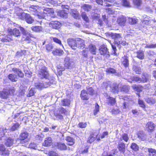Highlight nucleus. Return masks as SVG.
<instances>
[{
	"label": "nucleus",
	"instance_id": "57",
	"mask_svg": "<svg viewBox=\"0 0 156 156\" xmlns=\"http://www.w3.org/2000/svg\"><path fill=\"white\" fill-rule=\"evenodd\" d=\"M54 115L56 118L58 119V120H62L63 119V116L61 115L60 113H59L58 112L57 113H55Z\"/></svg>",
	"mask_w": 156,
	"mask_h": 156
},
{
	"label": "nucleus",
	"instance_id": "7",
	"mask_svg": "<svg viewBox=\"0 0 156 156\" xmlns=\"http://www.w3.org/2000/svg\"><path fill=\"white\" fill-rule=\"evenodd\" d=\"M145 77V79H141V78L137 76H129L126 79L129 80V81L130 82L132 81H134L135 82H142L143 83L146 82L148 80L147 78Z\"/></svg>",
	"mask_w": 156,
	"mask_h": 156
},
{
	"label": "nucleus",
	"instance_id": "1",
	"mask_svg": "<svg viewBox=\"0 0 156 156\" xmlns=\"http://www.w3.org/2000/svg\"><path fill=\"white\" fill-rule=\"evenodd\" d=\"M38 75L41 78H44L46 79H48V80L43 83L40 82L35 83V86L36 88L41 89L42 88H46L50 85L51 82L49 80L50 77L47 68L45 66L41 67L40 69Z\"/></svg>",
	"mask_w": 156,
	"mask_h": 156
},
{
	"label": "nucleus",
	"instance_id": "45",
	"mask_svg": "<svg viewBox=\"0 0 156 156\" xmlns=\"http://www.w3.org/2000/svg\"><path fill=\"white\" fill-rule=\"evenodd\" d=\"M57 69L58 71H62L65 70V66L64 64L62 63L58 65L57 66Z\"/></svg>",
	"mask_w": 156,
	"mask_h": 156
},
{
	"label": "nucleus",
	"instance_id": "13",
	"mask_svg": "<svg viewBox=\"0 0 156 156\" xmlns=\"http://www.w3.org/2000/svg\"><path fill=\"white\" fill-rule=\"evenodd\" d=\"M10 34L14 36L18 37L20 36L21 34L19 30L16 28H15L13 30L10 29L9 30Z\"/></svg>",
	"mask_w": 156,
	"mask_h": 156
},
{
	"label": "nucleus",
	"instance_id": "38",
	"mask_svg": "<svg viewBox=\"0 0 156 156\" xmlns=\"http://www.w3.org/2000/svg\"><path fill=\"white\" fill-rule=\"evenodd\" d=\"M118 148L121 152L124 153L125 150V145L124 143H120L119 144Z\"/></svg>",
	"mask_w": 156,
	"mask_h": 156
},
{
	"label": "nucleus",
	"instance_id": "50",
	"mask_svg": "<svg viewBox=\"0 0 156 156\" xmlns=\"http://www.w3.org/2000/svg\"><path fill=\"white\" fill-rule=\"evenodd\" d=\"M52 40L55 43L58 44L59 45L62 46L63 47V46L62 44L61 41L55 37H52Z\"/></svg>",
	"mask_w": 156,
	"mask_h": 156
},
{
	"label": "nucleus",
	"instance_id": "49",
	"mask_svg": "<svg viewBox=\"0 0 156 156\" xmlns=\"http://www.w3.org/2000/svg\"><path fill=\"white\" fill-rule=\"evenodd\" d=\"M131 148L135 151L138 150L139 147L138 145L135 143H132L130 146Z\"/></svg>",
	"mask_w": 156,
	"mask_h": 156
},
{
	"label": "nucleus",
	"instance_id": "44",
	"mask_svg": "<svg viewBox=\"0 0 156 156\" xmlns=\"http://www.w3.org/2000/svg\"><path fill=\"white\" fill-rule=\"evenodd\" d=\"M133 69L137 74H140L141 72V68L138 66H134Z\"/></svg>",
	"mask_w": 156,
	"mask_h": 156
},
{
	"label": "nucleus",
	"instance_id": "51",
	"mask_svg": "<svg viewBox=\"0 0 156 156\" xmlns=\"http://www.w3.org/2000/svg\"><path fill=\"white\" fill-rule=\"evenodd\" d=\"M106 72L110 73H116L115 69L112 68H109L106 70Z\"/></svg>",
	"mask_w": 156,
	"mask_h": 156
},
{
	"label": "nucleus",
	"instance_id": "39",
	"mask_svg": "<svg viewBox=\"0 0 156 156\" xmlns=\"http://www.w3.org/2000/svg\"><path fill=\"white\" fill-rule=\"evenodd\" d=\"M149 156H156V150L154 149L149 148L148 149Z\"/></svg>",
	"mask_w": 156,
	"mask_h": 156
},
{
	"label": "nucleus",
	"instance_id": "16",
	"mask_svg": "<svg viewBox=\"0 0 156 156\" xmlns=\"http://www.w3.org/2000/svg\"><path fill=\"white\" fill-rule=\"evenodd\" d=\"M126 18L124 16L119 17L117 20V23L121 26H124L126 22Z\"/></svg>",
	"mask_w": 156,
	"mask_h": 156
},
{
	"label": "nucleus",
	"instance_id": "9",
	"mask_svg": "<svg viewBox=\"0 0 156 156\" xmlns=\"http://www.w3.org/2000/svg\"><path fill=\"white\" fill-rule=\"evenodd\" d=\"M54 145L58 149L61 150H66L67 149V147L63 143L59 142L55 144Z\"/></svg>",
	"mask_w": 156,
	"mask_h": 156
},
{
	"label": "nucleus",
	"instance_id": "14",
	"mask_svg": "<svg viewBox=\"0 0 156 156\" xmlns=\"http://www.w3.org/2000/svg\"><path fill=\"white\" fill-rule=\"evenodd\" d=\"M29 135V133L25 131H22L19 136V139L20 140H23L27 139Z\"/></svg>",
	"mask_w": 156,
	"mask_h": 156
},
{
	"label": "nucleus",
	"instance_id": "28",
	"mask_svg": "<svg viewBox=\"0 0 156 156\" xmlns=\"http://www.w3.org/2000/svg\"><path fill=\"white\" fill-rule=\"evenodd\" d=\"M129 88L130 87L129 86L123 85L119 87V90L121 91L127 93L128 92Z\"/></svg>",
	"mask_w": 156,
	"mask_h": 156
},
{
	"label": "nucleus",
	"instance_id": "48",
	"mask_svg": "<svg viewBox=\"0 0 156 156\" xmlns=\"http://www.w3.org/2000/svg\"><path fill=\"white\" fill-rule=\"evenodd\" d=\"M120 140L122 139L126 142H127L129 139L128 135L126 133L123 134L120 138Z\"/></svg>",
	"mask_w": 156,
	"mask_h": 156
},
{
	"label": "nucleus",
	"instance_id": "29",
	"mask_svg": "<svg viewBox=\"0 0 156 156\" xmlns=\"http://www.w3.org/2000/svg\"><path fill=\"white\" fill-rule=\"evenodd\" d=\"M8 78L12 82H15L17 81L18 79L17 76L14 73L9 74L8 76Z\"/></svg>",
	"mask_w": 156,
	"mask_h": 156
},
{
	"label": "nucleus",
	"instance_id": "2",
	"mask_svg": "<svg viewBox=\"0 0 156 156\" xmlns=\"http://www.w3.org/2000/svg\"><path fill=\"white\" fill-rule=\"evenodd\" d=\"M38 9L39 6L33 5L30 6L29 10L31 12H32L33 14L37 16L40 19H46L45 17L48 16V14L53 12L51 9L49 8L45 9L41 13L38 12Z\"/></svg>",
	"mask_w": 156,
	"mask_h": 156
},
{
	"label": "nucleus",
	"instance_id": "37",
	"mask_svg": "<svg viewBox=\"0 0 156 156\" xmlns=\"http://www.w3.org/2000/svg\"><path fill=\"white\" fill-rule=\"evenodd\" d=\"M89 50L93 54L95 55L96 53V48L94 45L90 44L89 46Z\"/></svg>",
	"mask_w": 156,
	"mask_h": 156
},
{
	"label": "nucleus",
	"instance_id": "8",
	"mask_svg": "<svg viewBox=\"0 0 156 156\" xmlns=\"http://www.w3.org/2000/svg\"><path fill=\"white\" fill-rule=\"evenodd\" d=\"M67 43L73 49H75L77 47L76 40L73 38H69L67 40Z\"/></svg>",
	"mask_w": 156,
	"mask_h": 156
},
{
	"label": "nucleus",
	"instance_id": "25",
	"mask_svg": "<svg viewBox=\"0 0 156 156\" xmlns=\"http://www.w3.org/2000/svg\"><path fill=\"white\" fill-rule=\"evenodd\" d=\"M51 24L52 27L55 29L59 28L61 25L60 23L57 21H52L51 22Z\"/></svg>",
	"mask_w": 156,
	"mask_h": 156
},
{
	"label": "nucleus",
	"instance_id": "34",
	"mask_svg": "<svg viewBox=\"0 0 156 156\" xmlns=\"http://www.w3.org/2000/svg\"><path fill=\"white\" fill-rule=\"evenodd\" d=\"M57 14L58 16L64 18H66L67 17V14L64 10L59 11Z\"/></svg>",
	"mask_w": 156,
	"mask_h": 156
},
{
	"label": "nucleus",
	"instance_id": "30",
	"mask_svg": "<svg viewBox=\"0 0 156 156\" xmlns=\"http://www.w3.org/2000/svg\"><path fill=\"white\" fill-rule=\"evenodd\" d=\"M66 140L68 142V144L69 145L72 146L75 143V141L74 139L70 136H67Z\"/></svg>",
	"mask_w": 156,
	"mask_h": 156
},
{
	"label": "nucleus",
	"instance_id": "11",
	"mask_svg": "<svg viewBox=\"0 0 156 156\" xmlns=\"http://www.w3.org/2000/svg\"><path fill=\"white\" fill-rule=\"evenodd\" d=\"M111 37L114 40L115 43L117 44V41L121 40V35L119 34L112 33Z\"/></svg>",
	"mask_w": 156,
	"mask_h": 156
},
{
	"label": "nucleus",
	"instance_id": "42",
	"mask_svg": "<svg viewBox=\"0 0 156 156\" xmlns=\"http://www.w3.org/2000/svg\"><path fill=\"white\" fill-rule=\"evenodd\" d=\"M122 5L126 7H130L131 5L130 3L128 0H122Z\"/></svg>",
	"mask_w": 156,
	"mask_h": 156
},
{
	"label": "nucleus",
	"instance_id": "46",
	"mask_svg": "<svg viewBox=\"0 0 156 156\" xmlns=\"http://www.w3.org/2000/svg\"><path fill=\"white\" fill-rule=\"evenodd\" d=\"M146 101L148 103L154 104L155 103V100L153 98H145Z\"/></svg>",
	"mask_w": 156,
	"mask_h": 156
},
{
	"label": "nucleus",
	"instance_id": "18",
	"mask_svg": "<svg viewBox=\"0 0 156 156\" xmlns=\"http://www.w3.org/2000/svg\"><path fill=\"white\" fill-rule=\"evenodd\" d=\"M52 144V140L51 137H48L45 138L43 145L45 146H49Z\"/></svg>",
	"mask_w": 156,
	"mask_h": 156
},
{
	"label": "nucleus",
	"instance_id": "6",
	"mask_svg": "<svg viewBox=\"0 0 156 156\" xmlns=\"http://www.w3.org/2000/svg\"><path fill=\"white\" fill-rule=\"evenodd\" d=\"M20 29L23 35V40L24 41L29 40L32 37V34L22 27H20Z\"/></svg>",
	"mask_w": 156,
	"mask_h": 156
},
{
	"label": "nucleus",
	"instance_id": "10",
	"mask_svg": "<svg viewBox=\"0 0 156 156\" xmlns=\"http://www.w3.org/2000/svg\"><path fill=\"white\" fill-rule=\"evenodd\" d=\"M65 63L64 64L65 67L68 69H71L73 66L74 63L69 57H67L65 59Z\"/></svg>",
	"mask_w": 156,
	"mask_h": 156
},
{
	"label": "nucleus",
	"instance_id": "33",
	"mask_svg": "<svg viewBox=\"0 0 156 156\" xmlns=\"http://www.w3.org/2000/svg\"><path fill=\"white\" fill-rule=\"evenodd\" d=\"M20 126V124L16 122L15 123H13L12 125L9 129L10 131H14L17 129Z\"/></svg>",
	"mask_w": 156,
	"mask_h": 156
},
{
	"label": "nucleus",
	"instance_id": "26",
	"mask_svg": "<svg viewBox=\"0 0 156 156\" xmlns=\"http://www.w3.org/2000/svg\"><path fill=\"white\" fill-rule=\"evenodd\" d=\"M88 94L85 90H83L81 91L80 96L82 99L83 100H88L89 97L88 95Z\"/></svg>",
	"mask_w": 156,
	"mask_h": 156
},
{
	"label": "nucleus",
	"instance_id": "24",
	"mask_svg": "<svg viewBox=\"0 0 156 156\" xmlns=\"http://www.w3.org/2000/svg\"><path fill=\"white\" fill-rule=\"evenodd\" d=\"M32 30L36 32H40L43 30V28L41 26H33L31 27Z\"/></svg>",
	"mask_w": 156,
	"mask_h": 156
},
{
	"label": "nucleus",
	"instance_id": "53",
	"mask_svg": "<svg viewBox=\"0 0 156 156\" xmlns=\"http://www.w3.org/2000/svg\"><path fill=\"white\" fill-rule=\"evenodd\" d=\"M43 137L44 135L42 134H41L40 135H37L35 137V139L37 141L40 142L42 140Z\"/></svg>",
	"mask_w": 156,
	"mask_h": 156
},
{
	"label": "nucleus",
	"instance_id": "19",
	"mask_svg": "<svg viewBox=\"0 0 156 156\" xmlns=\"http://www.w3.org/2000/svg\"><path fill=\"white\" fill-rule=\"evenodd\" d=\"M77 47L80 48H84L85 46L83 40L79 38L76 40Z\"/></svg>",
	"mask_w": 156,
	"mask_h": 156
},
{
	"label": "nucleus",
	"instance_id": "62",
	"mask_svg": "<svg viewBox=\"0 0 156 156\" xmlns=\"http://www.w3.org/2000/svg\"><path fill=\"white\" fill-rule=\"evenodd\" d=\"M91 7L90 5L87 4H85L83 6V8L85 11H90Z\"/></svg>",
	"mask_w": 156,
	"mask_h": 156
},
{
	"label": "nucleus",
	"instance_id": "40",
	"mask_svg": "<svg viewBox=\"0 0 156 156\" xmlns=\"http://www.w3.org/2000/svg\"><path fill=\"white\" fill-rule=\"evenodd\" d=\"M72 15L74 18L76 19H79V13L76 9H72Z\"/></svg>",
	"mask_w": 156,
	"mask_h": 156
},
{
	"label": "nucleus",
	"instance_id": "35",
	"mask_svg": "<svg viewBox=\"0 0 156 156\" xmlns=\"http://www.w3.org/2000/svg\"><path fill=\"white\" fill-rule=\"evenodd\" d=\"M107 103L108 105H113L116 103V101L115 98L110 97L109 96L108 98H107Z\"/></svg>",
	"mask_w": 156,
	"mask_h": 156
},
{
	"label": "nucleus",
	"instance_id": "59",
	"mask_svg": "<svg viewBox=\"0 0 156 156\" xmlns=\"http://www.w3.org/2000/svg\"><path fill=\"white\" fill-rule=\"evenodd\" d=\"M35 92V89L34 88H32L29 91V93L28 94V96L29 97L33 96L34 95Z\"/></svg>",
	"mask_w": 156,
	"mask_h": 156
},
{
	"label": "nucleus",
	"instance_id": "61",
	"mask_svg": "<svg viewBox=\"0 0 156 156\" xmlns=\"http://www.w3.org/2000/svg\"><path fill=\"white\" fill-rule=\"evenodd\" d=\"M29 147L35 150L38 149L37 145L34 143H30L29 145Z\"/></svg>",
	"mask_w": 156,
	"mask_h": 156
},
{
	"label": "nucleus",
	"instance_id": "60",
	"mask_svg": "<svg viewBox=\"0 0 156 156\" xmlns=\"http://www.w3.org/2000/svg\"><path fill=\"white\" fill-rule=\"evenodd\" d=\"M87 92L88 94L92 95L94 94V91L92 87H88L87 88Z\"/></svg>",
	"mask_w": 156,
	"mask_h": 156
},
{
	"label": "nucleus",
	"instance_id": "15",
	"mask_svg": "<svg viewBox=\"0 0 156 156\" xmlns=\"http://www.w3.org/2000/svg\"><path fill=\"white\" fill-rule=\"evenodd\" d=\"M0 154L7 155L9 154V151L5 149L4 146L2 144H0Z\"/></svg>",
	"mask_w": 156,
	"mask_h": 156
},
{
	"label": "nucleus",
	"instance_id": "58",
	"mask_svg": "<svg viewBox=\"0 0 156 156\" xmlns=\"http://www.w3.org/2000/svg\"><path fill=\"white\" fill-rule=\"evenodd\" d=\"M81 15L83 19L86 21L88 22L89 21V19L87 16L85 12H83L81 14Z\"/></svg>",
	"mask_w": 156,
	"mask_h": 156
},
{
	"label": "nucleus",
	"instance_id": "41",
	"mask_svg": "<svg viewBox=\"0 0 156 156\" xmlns=\"http://www.w3.org/2000/svg\"><path fill=\"white\" fill-rule=\"evenodd\" d=\"M138 20L135 17H129V23L131 24L136 23L137 22Z\"/></svg>",
	"mask_w": 156,
	"mask_h": 156
},
{
	"label": "nucleus",
	"instance_id": "43",
	"mask_svg": "<svg viewBox=\"0 0 156 156\" xmlns=\"http://www.w3.org/2000/svg\"><path fill=\"white\" fill-rule=\"evenodd\" d=\"M70 101L68 99H64L62 101L61 105L64 106H69L70 104Z\"/></svg>",
	"mask_w": 156,
	"mask_h": 156
},
{
	"label": "nucleus",
	"instance_id": "47",
	"mask_svg": "<svg viewBox=\"0 0 156 156\" xmlns=\"http://www.w3.org/2000/svg\"><path fill=\"white\" fill-rule=\"evenodd\" d=\"M58 112L61 114H64L67 115L68 114V112L66 109L62 107L58 110Z\"/></svg>",
	"mask_w": 156,
	"mask_h": 156
},
{
	"label": "nucleus",
	"instance_id": "32",
	"mask_svg": "<svg viewBox=\"0 0 156 156\" xmlns=\"http://www.w3.org/2000/svg\"><path fill=\"white\" fill-rule=\"evenodd\" d=\"M14 139L11 137H9L6 140L5 144L8 147L11 146L13 144Z\"/></svg>",
	"mask_w": 156,
	"mask_h": 156
},
{
	"label": "nucleus",
	"instance_id": "21",
	"mask_svg": "<svg viewBox=\"0 0 156 156\" xmlns=\"http://www.w3.org/2000/svg\"><path fill=\"white\" fill-rule=\"evenodd\" d=\"M138 138L142 141L144 140L146 138V135L143 131H139L137 133Z\"/></svg>",
	"mask_w": 156,
	"mask_h": 156
},
{
	"label": "nucleus",
	"instance_id": "56",
	"mask_svg": "<svg viewBox=\"0 0 156 156\" xmlns=\"http://www.w3.org/2000/svg\"><path fill=\"white\" fill-rule=\"evenodd\" d=\"M53 48V46L52 44L51 43H49L46 45V50L49 51H51Z\"/></svg>",
	"mask_w": 156,
	"mask_h": 156
},
{
	"label": "nucleus",
	"instance_id": "23",
	"mask_svg": "<svg viewBox=\"0 0 156 156\" xmlns=\"http://www.w3.org/2000/svg\"><path fill=\"white\" fill-rule=\"evenodd\" d=\"M12 40V37L11 34L9 33V34L7 35L6 36L2 39V42H9Z\"/></svg>",
	"mask_w": 156,
	"mask_h": 156
},
{
	"label": "nucleus",
	"instance_id": "3",
	"mask_svg": "<svg viewBox=\"0 0 156 156\" xmlns=\"http://www.w3.org/2000/svg\"><path fill=\"white\" fill-rule=\"evenodd\" d=\"M20 17L22 20L25 19L26 21L29 24H31L34 21V19L29 14L24 12L21 13Z\"/></svg>",
	"mask_w": 156,
	"mask_h": 156
},
{
	"label": "nucleus",
	"instance_id": "52",
	"mask_svg": "<svg viewBox=\"0 0 156 156\" xmlns=\"http://www.w3.org/2000/svg\"><path fill=\"white\" fill-rule=\"evenodd\" d=\"M134 4L137 6H140L142 4L141 0H133Z\"/></svg>",
	"mask_w": 156,
	"mask_h": 156
},
{
	"label": "nucleus",
	"instance_id": "55",
	"mask_svg": "<svg viewBox=\"0 0 156 156\" xmlns=\"http://www.w3.org/2000/svg\"><path fill=\"white\" fill-rule=\"evenodd\" d=\"M88 53V50L87 49H85L83 50L82 51V55L84 57L87 58L88 56L87 54Z\"/></svg>",
	"mask_w": 156,
	"mask_h": 156
},
{
	"label": "nucleus",
	"instance_id": "17",
	"mask_svg": "<svg viewBox=\"0 0 156 156\" xmlns=\"http://www.w3.org/2000/svg\"><path fill=\"white\" fill-rule=\"evenodd\" d=\"M52 53L54 55L61 56L63 54L64 51L60 48H56L53 51Z\"/></svg>",
	"mask_w": 156,
	"mask_h": 156
},
{
	"label": "nucleus",
	"instance_id": "20",
	"mask_svg": "<svg viewBox=\"0 0 156 156\" xmlns=\"http://www.w3.org/2000/svg\"><path fill=\"white\" fill-rule=\"evenodd\" d=\"M12 70L14 73H16L19 77L21 78L23 77L24 74L20 69L17 68H13Z\"/></svg>",
	"mask_w": 156,
	"mask_h": 156
},
{
	"label": "nucleus",
	"instance_id": "63",
	"mask_svg": "<svg viewBox=\"0 0 156 156\" xmlns=\"http://www.w3.org/2000/svg\"><path fill=\"white\" fill-rule=\"evenodd\" d=\"M6 129L4 127L0 128V135L2 136L4 135L6 131Z\"/></svg>",
	"mask_w": 156,
	"mask_h": 156
},
{
	"label": "nucleus",
	"instance_id": "22",
	"mask_svg": "<svg viewBox=\"0 0 156 156\" xmlns=\"http://www.w3.org/2000/svg\"><path fill=\"white\" fill-rule=\"evenodd\" d=\"M155 126V125L151 122H148L146 125V127L147 128L148 131L153 130Z\"/></svg>",
	"mask_w": 156,
	"mask_h": 156
},
{
	"label": "nucleus",
	"instance_id": "64",
	"mask_svg": "<svg viewBox=\"0 0 156 156\" xmlns=\"http://www.w3.org/2000/svg\"><path fill=\"white\" fill-rule=\"evenodd\" d=\"M48 154L50 156H59L56 152L53 151L49 152Z\"/></svg>",
	"mask_w": 156,
	"mask_h": 156
},
{
	"label": "nucleus",
	"instance_id": "36",
	"mask_svg": "<svg viewBox=\"0 0 156 156\" xmlns=\"http://www.w3.org/2000/svg\"><path fill=\"white\" fill-rule=\"evenodd\" d=\"M136 57L140 59H144V52L142 51L139 50L136 52Z\"/></svg>",
	"mask_w": 156,
	"mask_h": 156
},
{
	"label": "nucleus",
	"instance_id": "31",
	"mask_svg": "<svg viewBox=\"0 0 156 156\" xmlns=\"http://www.w3.org/2000/svg\"><path fill=\"white\" fill-rule=\"evenodd\" d=\"M97 137V135L93 133L91 134L88 138L87 142L91 143L96 139Z\"/></svg>",
	"mask_w": 156,
	"mask_h": 156
},
{
	"label": "nucleus",
	"instance_id": "12",
	"mask_svg": "<svg viewBox=\"0 0 156 156\" xmlns=\"http://www.w3.org/2000/svg\"><path fill=\"white\" fill-rule=\"evenodd\" d=\"M122 64L126 68L129 66V60L128 58L126 56H124L121 59Z\"/></svg>",
	"mask_w": 156,
	"mask_h": 156
},
{
	"label": "nucleus",
	"instance_id": "4",
	"mask_svg": "<svg viewBox=\"0 0 156 156\" xmlns=\"http://www.w3.org/2000/svg\"><path fill=\"white\" fill-rule=\"evenodd\" d=\"M99 53L106 58L109 57L110 55L106 46L105 44L101 45L99 48Z\"/></svg>",
	"mask_w": 156,
	"mask_h": 156
},
{
	"label": "nucleus",
	"instance_id": "5",
	"mask_svg": "<svg viewBox=\"0 0 156 156\" xmlns=\"http://www.w3.org/2000/svg\"><path fill=\"white\" fill-rule=\"evenodd\" d=\"M14 90L13 89H10L9 90L4 89L0 91V97L3 99H6L9 94H13Z\"/></svg>",
	"mask_w": 156,
	"mask_h": 156
},
{
	"label": "nucleus",
	"instance_id": "54",
	"mask_svg": "<svg viewBox=\"0 0 156 156\" xmlns=\"http://www.w3.org/2000/svg\"><path fill=\"white\" fill-rule=\"evenodd\" d=\"M138 104L140 107L143 108H145V103L142 100L140 99H138Z\"/></svg>",
	"mask_w": 156,
	"mask_h": 156
},
{
	"label": "nucleus",
	"instance_id": "27",
	"mask_svg": "<svg viewBox=\"0 0 156 156\" xmlns=\"http://www.w3.org/2000/svg\"><path fill=\"white\" fill-rule=\"evenodd\" d=\"M111 91L114 93H117L119 90L118 85L117 83H113L111 86Z\"/></svg>",
	"mask_w": 156,
	"mask_h": 156
}]
</instances>
